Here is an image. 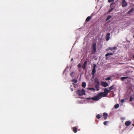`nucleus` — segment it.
Returning a JSON list of instances; mask_svg holds the SVG:
<instances>
[{"label":"nucleus","mask_w":134,"mask_h":134,"mask_svg":"<svg viewBox=\"0 0 134 134\" xmlns=\"http://www.w3.org/2000/svg\"><path fill=\"white\" fill-rule=\"evenodd\" d=\"M96 117L98 119H100L101 117L100 115L99 114H98L97 115H96Z\"/></svg>","instance_id":"26"},{"label":"nucleus","mask_w":134,"mask_h":134,"mask_svg":"<svg viewBox=\"0 0 134 134\" xmlns=\"http://www.w3.org/2000/svg\"><path fill=\"white\" fill-rule=\"evenodd\" d=\"M109 122V121H105L104 122L103 124L104 125H106Z\"/></svg>","instance_id":"27"},{"label":"nucleus","mask_w":134,"mask_h":134,"mask_svg":"<svg viewBox=\"0 0 134 134\" xmlns=\"http://www.w3.org/2000/svg\"><path fill=\"white\" fill-rule=\"evenodd\" d=\"M99 85L100 83L96 84L95 85V87L97 91H98L99 90Z\"/></svg>","instance_id":"11"},{"label":"nucleus","mask_w":134,"mask_h":134,"mask_svg":"<svg viewBox=\"0 0 134 134\" xmlns=\"http://www.w3.org/2000/svg\"><path fill=\"white\" fill-rule=\"evenodd\" d=\"M133 58H134V55L133 56Z\"/></svg>","instance_id":"38"},{"label":"nucleus","mask_w":134,"mask_h":134,"mask_svg":"<svg viewBox=\"0 0 134 134\" xmlns=\"http://www.w3.org/2000/svg\"><path fill=\"white\" fill-rule=\"evenodd\" d=\"M115 86L114 85H112L111 87H110L109 88L110 90H112L114 88V87Z\"/></svg>","instance_id":"17"},{"label":"nucleus","mask_w":134,"mask_h":134,"mask_svg":"<svg viewBox=\"0 0 134 134\" xmlns=\"http://www.w3.org/2000/svg\"><path fill=\"white\" fill-rule=\"evenodd\" d=\"M96 65L95 64H94L93 65V68L92 71V75L93 76H94V74L96 71Z\"/></svg>","instance_id":"6"},{"label":"nucleus","mask_w":134,"mask_h":134,"mask_svg":"<svg viewBox=\"0 0 134 134\" xmlns=\"http://www.w3.org/2000/svg\"><path fill=\"white\" fill-rule=\"evenodd\" d=\"M100 83L102 86L104 87H106L109 85L108 84L107 82L104 81L101 82Z\"/></svg>","instance_id":"4"},{"label":"nucleus","mask_w":134,"mask_h":134,"mask_svg":"<svg viewBox=\"0 0 134 134\" xmlns=\"http://www.w3.org/2000/svg\"><path fill=\"white\" fill-rule=\"evenodd\" d=\"M130 101H131L133 100V98H132V96H131L130 98Z\"/></svg>","instance_id":"30"},{"label":"nucleus","mask_w":134,"mask_h":134,"mask_svg":"<svg viewBox=\"0 0 134 134\" xmlns=\"http://www.w3.org/2000/svg\"><path fill=\"white\" fill-rule=\"evenodd\" d=\"M70 89L71 91H73V89L72 88H70Z\"/></svg>","instance_id":"36"},{"label":"nucleus","mask_w":134,"mask_h":134,"mask_svg":"<svg viewBox=\"0 0 134 134\" xmlns=\"http://www.w3.org/2000/svg\"><path fill=\"white\" fill-rule=\"evenodd\" d=\"M114 1V0H108V1L109 3H110L112 2H113Z\"/></svg>","instance_id":"29"},{"label":"nucleus","mask_w":134,"mask_h":134,"mask_svg":"<svg viewBox=\"0 0 134 134\" xmlns=\"http://www.w3.org/2000/svg\"><path fill=\"white\" fill-rule=\"evenodd\" d=\"M119 104H117L114 105V107L115 109H117L119 107Z\"/></svg>","instance_id":"22"},{"label":"nucleus","mask_w":134,"mask_h":134,"mask_svg":"<svg viewBox=\"0 0 134 134\" xmlns=\"http://www.w3.org/2000/svg\"><path fill=\"white\" fill-rule=\"evenodd\" d=\"M91 17L90 16L87 17L86 20V21H89L91 20Z\"/></svg>","instance_id":"16"},{"label":"nucleus","mask_w":134,"mask_h":134,"mask_svg":"<svg viewBox=\"0 0 134 134\" xmlns=\"http://www.w3.org/2000/svg\"><path fill=\"white\" fill-rule=\"evenodd\" d=\"M72 81L73 82V84H74V83H76L77 82V80L76 79H74L72 80Z\"/></svg>","instance_id":"20"},{"label":"nucleus","mask_w":134,"mask_h":134,"mask_svg":"<svg viewBox=\"0 0 134 134\" xmlns=\"http://www.w3.org/2000/svg\"><path fill=\"white\" fill-rule=\"evenodd\" d=\"M87 61L86 60V61H85L84 62L83 64V65L82 67L83 69V70H84L85 69L86 66V65L87 64Z\"/></svg>","instance_id":"10"},{"label":"nucleus","mask_w":134,"mask_h":134,"mask_svg":"<svg viewBox=\"0 0 134 134\" xmlns=\"http://www.w3.org/2000/svg\"><path fill=\"white\" fill-rule=\"evenodd\" d=\"M74 74V72H72L71 74H70V75H71V76H72Z\"/></svg>","instance_id":"32"},{"label":"nucleus","mask_w":134,"mask_h":134,"mask_svg":"<svg viewBox=\"0 0 134 134\" xmlns=\"http://www.w3.org/2000/svg\"><path fill=\"white\" fill-rule=\"evenodd\" d=\"M106 95L103 92H101L98 93L97 96L92 98H87V100L91 99L92 100L97 101L100 99L101 97H106Z\"/></svg>","instance_id":"1"},{"label":"nucleus","mask_w":134,"mask_h":134,"mask_svg":"<svg viewBox=\"0 0 134 134\" xmlns=\"http://www.w3.org/2000/svg\"><path fill=\"white\" fill-rule=\"evenodd\" d=\"M81 65L80 63L78 64V65H77V66L79 68H80L81 67Z\"/></svg>","instance_id":"31"},{"label":"nucleus","mask_w":134,"mask_h":134,"mask_svg":"<svg viewBox=\"0 0 134 134\" xmlns=\"http://www.w3.org/2000/svg\"><path fill=\"white\" fill-rule=\"evenodd\" d=\"M134 11V8H132L130 9L128 12V14H130L132 12Z\"/></svg>","instance_id":"15"},{"label":"nucleus","mask_w":134,"mask_h":134,"mask_svg":"<svg viewBox=\"0 0 134 134\" xmlns=\"http://www.w3.org/2000/svg\"><path fill=\"white\" fill-rule=\"evenodd\" d=\"M104 93L107 96L108 94L107 91V88H105L104 90Z\"/></svg>","instance_id":"14"},{"label":"nucleus","mask_w":134,"mask_h":134,"mask_svg":"<svg viewBox=\"0 0 134 134\" xmlns=\"http://www.w3.org/2000/svg\"><path fill=\"white\" fill-rule=\"evenodd\" d=\"M77 93L79 96L85 95V91L83 89H82L81 90H79L77 91Z\"/></svg>","instance_id":"3"},{"label":"nucleus","mask_w":134,"mask_h":134,"mask_svg":"<svg viewBox=\"0 0 134 134\" xmlns=\"http://www.w3.org/2000/svg\"><path fill=\"white\" fill-rule=\"evenodd\" d=\"M131 124V122L129 121H126L125 122V125L126 126H129Z\"/></svg>","instance_id":"12"},{"label":"nucleus","mask_w":134,"mask_h":134,"mask_svg":"<svg viewBox=\"0 0 134 134\" xmlns=\"http://www.w3.org/2000/svg\"><path fill=\"white\" fill-rule=\"evenodd\" d=\"M92 54H94L96 52V43H94L93 44L92 46Z\"/></svg>","instance_id":"2"},{"label":"nucleus","mask_w":134,"mask_h":134,"mask_svg":"<svg viewBox=\"0 0 134 134\" xmlns=\"http://www.w3.org/2000/svg\"><path fill=\"white\" fill-rule=\"evenodd\" d=\"M127 5V4L125 0H123L122 2V7H125Z\"/></svg>","instance_id":"5"},{"label":"nucleus","mask_w":134,"mask_h":134,"mask_svg":"<svg viewBox=\"0 0 134 134\" xmlns=\"http://www.w3.org/2000/svg\"><path fill=\"white\" fill-rule=\"evenodd\" d=\"M116 48L115 47H109L106 49V51H108L109 50H111V51L113 50H115Z\"/></svg>","instance_id":"8"},{"label":"nucleus","mask_w":134,"mask_h":134,"mask_svg":"<svg viewBox=\"0 0 134 134\" xmlns=\"http://www.w3.org/2000/svg\"><path fill=\"white\" fill-rule=\"evenodd\" d=\"M108 114L106 113H104L103 114V116H104V119L106 120L107 119L108 117Z\"/></svg>","instance_id":"13"},{"label":"nucleus","mask_w":134,"mask_h":134,"mask_svg":"<svg viewBox=\"0 0 134 134\" xmlns=\"http://www.w3.org/2000/svg\"><path fill=\"white\" fill-rule=\"evenodd\" d=\"M133 37H134V35L133 36Z\"/></svg>","instance_id":"39"},{"label":"nucleus","mask_w":134,"mask_h":134,"mask_svg":"<svg viewBox=\"0 0 134 134\" xmlns=\"http://www.w3.org/2000/svg\"><path fill=\"white\" fill-rule=\"evenodd\" d=\"M86 83L85 82H84L82 83V87L85 88L86 86Z\"/></svg>","instance_id":"21"},{"label":"nucleus","mask_w":134,"mask_h":134,"mask_svg":"<svg viewBox=\"0 0 134 134\" xmlns=\"http://www.w3.org/2000/svg\"><path fill=\"white\" fill-rule=\"evenodd\" d=\"M113 54V53H107L106 54H105V57H107L109 55H112Z\"/></svg>","instance_id":"19"},{"label":"nucleus","mask_w":134,"mask_h":134,"mask_svg":"<svg viewBox=\"0 0 134 134\" xmlns=\"http://www.w3.org/2000/svg\"><path fill=\"white\" fill-rule=\"evenodd\" d=\"M121 102L122 103H124V99H122L121 100Z\"/></svg>","instance_id":"33"},{"label":"nucleus","mask_w":134,"mask_h":134,"mask_svg":"<svg viewBox=\"0 0 134 134\" xmlns=\"http://www.w3.org/2000/svg\"><path fill=\"white\" fill-rule=\"evenodd\" d=\"M113 8H112L111 9H110L109 11H108V12H110L112 10H113Z\"/></svg>","instance_id":"35"},{"label":"nucleus","mask_w":134,"mask_h":134,"mask_svg":"<svg viewBox=\"0 0 134 134\" xmlns=\"http://www.w3.org/2000/svg\"><path fill=\"white\" fill-rule=\"evenodd\" d=\"M127 78H128V77H121V79L122 80H124L126 79Z\"/></svg>","instance_id":"25"},{"label":"nucleus","mask_w":134,"mask_h":134,"mask_svg":"<svg viewBox=\"0 0 134 134\" xmlns=\"http://www.w3.org/2000/svg\"><path fill=\"white\" fill-rule=\"evenodd\" d=\"M111 79V78L110 77H107L105 79V80H109Z\"/></svg>","instance_id":"28"},{"label":"nucleus","mask_w":134,"mask_h":134,"mask_svg":"<svg viewBox=\"0 0 134 134\" xmlns=\"http://www.w3.org/2000/svg\"><path fill=\"white\" fill-rule=\"evenodd\" d=\"M110 35V34L109 33H108L106 34L105 37L106 40L107 41H108L109 40Z\"/></svg>","instance_id":"7"},{"label":"nucleus","mask_w":134,"mask_h":134,"mask_svg":"<svg viewBox=\"0 0 134 134\" xmlns=\"http://www.w3.org/2000/svg\"><path fill=\"white\" fill-rule=\"evenodd\" d=\"M72 60H73V59H72H72H71V61H72Z\"/></svg>","instance_id":"37"},{"label":"nucleus","mask_w":134,"mask_h":134,"mask_svg":"<svg viewBox=\"0 0 134 134\" xmlns=\"http://www.w3.org/2000/svg\"><path fill=\"white\" fill-rule=\"evenodd\" d=\"M110 90H110V89L109 90H108L107 89V91H108V93H109L110 92H111Z\"/></svg>","instance_id":"34"},{"label":"nucleus","mask_w":134,"mask_h":134,"mask_svg":"<svg viewBox=\"0 0 134 134\" xmlns=\"http://www.w3.org/2000/svg\"><path fill=\"white\" fill-rule=\"evenodd\" d=\"M88 90H92L93 91H95V89L94 88H89Z\"/></svg>","instance_id":"24"},{"label":"nucleus","mask_w":134,"mask_h":134,"mask_svg":"<svg viewBox=\"0 0 134 134\" xmlns=\"http://www.w3.org/2000/svg\"><path fill=\"white\" fill-rule=\"evenodd\" d=\"M95 82L96 84H99V81L97 79H95L94 81Z\"/></svg>","instance_id":"18"},{"label":"nucleus","mask_w":134,"mask_h":134,"mask_svg":"<svg viewBox=\"0 0 134 134\" xmlns=\"http://www.w3.org/2000/svg\"><path fill=\"white\" fill-rule=\"evenodd\" d=\"M111 15H109L108 16L106 19V20L107 21L108 20H109L110 18H111Z\"/></svg>","instance_id":"23"},{"label":"nucleus","mask_w":134,"mask_h":134,"mask_svg":"<svg viewBox=\"0 0 134 134\" xmlns=\"http://www.w3.org/2000/svg\"><path fill=\"white\" fill-rule=\"evenodd\" d=\"M78 127H73L72 128V130L74 133H76L77 131Z\"/></svg>","instance_id":"9"}]
</instances>
